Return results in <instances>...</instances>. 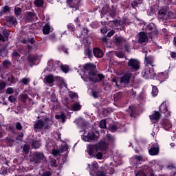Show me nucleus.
<instances>
[{"label": "nucleus", "instance_id": "obj_4", "mask_svg": "<svg viewBox=\"0 0 176 176\" xmlns=\"http://www.w3.org/2000/svg\"><path fill=\"white\" fill-rule=\"evenodd\" d=\"M88 168H89V174L91 176H105V170L104 167L98 168V164L94 162L91 164H87Z\"/></svg>", "mask_w": 176, "mask_h": 176}, {"label": "nucleus", "instance_id": "obj_24", "mask_svg": "<svg viewBox=\"0 0 176 176\" xmlns=\"http://www.w3.org/2000/svg\"><path fill=\"white\" fill-rule=\"evenodd\" d=\"M115 141V137L111 135V134H108L106 135V138L104 140L107 145H109V144H113V142Z\"/></svg>", "mask_w": 176, "mask_h": 176}, {"label": "nucleus", "instance_id": "obj_40", "mask_svg": "<svg viewBox=\"0 0 176 176\" xmlns=\"http://www.w3.org/2000/svg\"><path fill=\"white\" fill-rule=\"evenodd\" d=\"M23 152L27 155L30 152V146L28 144H25L23 148Z\"/></svg>", "mask_w": 176, "mask_h": 176}, {"label": "nucleus", "instance_id": "obj_39", "mask_svg": "<svg viewBox=\"0 0 176 176\" xmlns=\"http://www.w3.org/2000/svg\"><path fill=\"white\" fill-rule=\"evenodd\" d=\"M28 60L30 63H34V61L38 60V56L35 55H30L28 58Z\"/></svg>", "mask_w": 176, "mask_h": 176}, {"label": "nucleus", "instance_id": "obj_17", "mask_svg": "<svg viewBox=\"0 0 176 176\" xmlns=\"http://www.w3.org/2000/svg\"><path fill=\"white\" fill-rule=\"evenodd\" d=\"M151 123H157L160 120V113L155 111L153 114L150 116Z\"/></svg>", "mask_w": 176, "mask_h": 176}, {"label": "nucleus", "instance_id": "obj_61", "mask_svg": "<svg viewBox=\"0 0 176 176\" xmlns=\"http://www.w3.org/2000/svg\"><path fill=\"white\" fill-rule=\"evenodd\" d=\"M50 163H51V166H53L54 167H56V160H54V159H52L51 160H50Z\"/></svg>", "mask_w": 176, "mask_h": 176}, {"label": "nucleus", "instance_id": "obj_51", "mask_svg": "<svg viewBox=\"0 0 176 176\" xmlns=\"http://www.w3.org/2000/svg\"><path fill=\"white\" fill-rule=\"evenodd\" d=\"M116 56L119 58H123L124 57V54L122 52H116Z\"/></svg>", "mask_w": 176, "mask_h": 176}, {"label": "nucleus", "instance_id": "obj_33", "mask_svg": "<svg viewBox=\"0 0 176 176\" xmlns=\"http://www.w3.org/2000/svg\"><path fill=\"white\" fill-rule=\"evenodd\" d=\"M158 93H159V90H157V87L153 86V89L151 92L153 97H156Z\"/></svg>", "mask_w": 176, "mask_h": 176}, {"label": "nucleus", "instance_id": "obj_62", "mask_svg": "<svg viewBox=\"0 0 176 176\" xmlns=\"http://www.w3.org/2000/svg\"><path fill=\"white\" fill-rule=\"evenodd\" d=\"M96 157H97V159H102V153L98 152L96 154Z\"/></svg>", "mask_w": 176, "mask_h": 176}, {"label": "nucleus", "instance_id": "obj_59", "mask_svg": "<svg viewBox=\"0 0 176 176\" xmlns=\"http://www.w3.org/2000/svg\"><path fill=\"white\" fill-rule=\"evenodd\" d=\"M8 100L10 102H14V101H16V98L14 96H9Z\"/></svg>", "mask_w": 176, "mask_h": 176}, {"label": "nucleus", "instance_id": "obj_14", "mask_svg": "<svg viewBox=\"0 0 176 176\" xmlns=\"http://www.w3.org/2000/svg\"><path fill=\"white\" fill-rule=\"evenodd\" d=\"M96 145L97 151H107V149H108V143H107V142L100 141Z\"/></svg>", "mask_w": 176, "mask_h": 176}, {"label": "nucleus", "instance_id": "obj_47", "mask_svg": "<svg viewBox=\"0 0 176 176\" xmlns=\"http://www.w3.org/2000/svg\"><path fill=\"white\" fill-rule=\"evenodd\" d=\"M7 94H13L14 93V89L12 87H9L6 90Z\"/></svg>", "mask_w": 176, "mask_h": 176}, {"label": "nucleus", "instance_id": "obj_56", "mask_svg": "<svg viewBox=\"0 0 176 176\" xmlns=\"http://www.w3.org/2000/svg\"><path fill=\"white\" fill-rule=\"evenodd\" d=\"M0 54H1V56H3V54H5V56H6L8 54V50H6V49L0 50Z\"/></svg>", "mask_w": 176, "mask_h": 176}, {"label": "nucleus", "instance_id": "obj_35", "mask_svg": "<svg viewBox=\"0 0 176 176\" xmlns=\"http://www.w3.org/2000/svg\"><path fill=\"white\" fill-rule=\"evenodd\" d=\"M58 67H60V69H62L63 72H65V74H67V72H68L69 71V68L68 66L67 65H59Z\"/></svg>", "mask_w": 176, "mask_h": 176}, {"label": "nucleus", "instance_id": "obj_23", "mask_svg": "<svg viewBox=\"0 0 176 176\" xmlns=\"http://www.w3.org/2000/svg\"><path fill=\"white\" fill-rule=\"evenodd\" d=\"M94 54L95 57H97L98 58H101V57L104 56V52H102V50H101L100 48H95L94 50Z\"/></svg>", "mask_w": 176, "mask_h": 176}, {"label": "nucleus", "instance_id": "obj_64", "mask_svg": "<svg viewBox=\"0 0 176 176\" xmlns=\"http://www.w3.org/2000/svg\"><path fill=\"white\" fill-rule=\"evenodd\" d=\"M52 173L50 172H45L41 176H50Z\"/></svg>", "mask_w": 176, "mask_h": 176}, {"label": "nucleus", "instance_id": "obj_42", "mask_svg": "<svg viewBox=\"0 0 176 176\" xmlns=\"http://www.w3.org/2000/svg\"><path fill=\"white\" fill-rule=\"evenodd\" d=\"M8 82H10V85H13L14 82H16V78L13 77L12 76H10L8 79Z\"/></svg>", "mask_w": 176, "mask_h": 176}, {"label": "nucleus", "instance_id": "obj_34", "mask_svg": "<svg viewBox=\"0 0 176 176\" xmlns=\"http://www.w3.org/2000/svg\"><path fill=\"white\" fill-rule=\"evenodd\" d=\"M56 119H61L63 123H65V114L61 113L60 115H56Z\"/></svg>", "mask_w": 176, "mask_h": 176}, {"label": "nucleus", "instance_id": "obj_11", "mask_svg": "<svg viewBox=\"0 0 176 176\" xmlns=\"http://www.w3.org/2000/svg\"><path fill=\"white\" fill-rule=\"evenodd\" d=\"M167 107H168V103L164 102L160 107V111L162 113H164L165 116H170V112L168 111Z\"/></svg>", "mask_w": 176, "mask_h": 176}, {"label": "nucleus", "instance_id": "obj_15", "mask_svg": "<svg viewBox=\"0 0 176 176\" xmlns=\"http://www.w3.org/2000/svg\"><path fill=\"white\" fill-rule=\"evenodd\" d=\"M80 3V0H67V5H69L70 8H75V10H78Z\"/></svg>", "mask_w": 176, "mask_h": 176}, {"label": "nucleus", "instance_id": "obj_8", "mask_svg": "<svg viewBox=\"0 0 176 176\" xmlns=\"http://www.w3.org/2000/svg\"><path fill=\"white\" fill-rule=\"evenodd\" d=\"M45 156L43 153H35V154L33 155V157L32 159V163H34V164H38V163H41L42 160H43Z\"/></svg>", "mask_w": 176, "mask_h": 176}, {"label": "nucleus", "instance_id": "obj_13", "mask_svg": "<svg viewBox=\"0 0 176 176\" xmlns=\"http://www.w3.org/2000/svg\"><path fill=\"white\" fill-rule=\"evenodd\" d=\"M133 74H131L130 72L126 73L124 76L121 78L120 83L122 85H128V83L130 82V79L132 78Z\"/></svg>", "mask_w": 176, "mask_h": 176}, {"label": "nucleus", "instance_id": "obj_36", "mask_svg": "<svg viewBox=\"0 0 176 176\" xmlns=\"http://www.w3.org/2000/svg\"><path fill=\"white\" fill-rule=\"evenodd\" d=\"M99 126L100 129H106L107 128V121L105 120H101Z\"/></svg>", "mask_w": 176, "mask_h": 176}, {"label": "nucleus", "instance_id": "obj_54", "mask_svg": "<svg viewBox=\"0 0 176 176\" xmlns=\"http://www.w3.org/2000/svg\"><path fill=\"white\" fill-rule=\"evenodd\" d=\"M168 19H175V14H174L173 12H168Z\"/></svg>", "mask_w": 176, "mask_h": 176}, {"label": "nucleus", "instance_id": "obj_48", "mask_svg": "<svg viewBox=\"0 0 176 176\" xmlns=\"http://www.w3.org/2000/svg\"><path fill=\"white\" fill-rule=\"evenodd\" d=\"M153 23H149L148 25H147L146 30H147L148 31H152L153 30Z\"/></svg>", "mask_w": 176, "mask_h": 176}, {"label": "nucleus", "instance_id": "obj_32", "mask_svg": "<svg viewBox=\"0 0 176 176\" xmlns=\"http://www.w3.org/2000/svg\"><path fill=\"white\" fill-rule=\"evenodd\" d=\"M43 0H35L34 2L35 6H37V8H41L43 6Z\"/></svg>", "mask_w": 176, "mask_h": 176}, {"label": "nucleus", "instance_id": "obj_38", "mask_svg": "<svg viewBox=\"0 0 176 176\" xmlns=\"http://www.w3.org/2000/svg\"><path fill=\"white\" fill-rule=\"evenodd\" d=\"M118 126L113 124V125H110L109 126V130L110 131H111L112 133H115V131H118Z\"/></svg>", "mask_w": 176, "mask_h": 176}, {"label": "nucleus", "instance_id": "obj_1", "mask_svg": "<svg viewBox=\"0 0 176 176\" xmlns=\"http://www.w3.org/2000/svg\"><path fill=\"white\" fill-rule=\"evenodd\" d=\"M96 67L93 64H86L84 65V69H81L78 72H80V75L83 79L84 82H87L89 79L91 82L94 83H97L99 80H102L104 76L102 74H98L96 72Z\"/></svg>", "mask_w": 176, "mask_h": 176}, {"label": "nucleus", "instance_id": "obj_50", "mask_svg": "<svg viewBox=\"0 0 176 176\" xmlns=\"http://www.w3.org/2000/svg\"><path fill=\"white\" fill-rule=\"evenodd\" d=\"M27 98H28V95H27V94H22L21 95V101L22 102H25Z\"/></svg>", "mask_w": 176, "mask_h": 176}, {"label": "nucleus", "instance_id": "obj_31", "mask_svg": "<svg viewBox=\"0 0 176 176\" xmlns=\"http://www.w3.org/2000/svg\"><path fill=\"white\" fill-rule=\"evenodd\" d=\"M34 17H35V14L33 12H28L26 15V20L28 21H31V20L34 19Z\"/></svg>", "mask_w": 176, "mask_h": 176}, {"label": "nucleus", "instance_id": "obj_7", "mask_svg": "<svg viewBox=\"0 0 176 176\" xmlns=\"http://www.w3.org/2000/svg\"><path fill=\"white\" fill-rule=\"evenodd\" d=\"M128 67H131L132 69L135 71L140 69V61L137 59H130L128 62Z\"/></svg>", "mask_w": 176, "mask_h": 176}, {"label": "nucleus", "instance_id": "obj_28", "mask_svg": "<svg viewBox=\"0 0 176 176\" xmlns=\"http://www.w3.org/2000/svg\"><path fill=\"white\" fill-rule=\"evenodd\" d=\"M41 141L38 140V141H35V140H33L32 142V148H34L35 149H38V148H39V146H41Z\"/></svg>", "mask_w": 176, "mask_h": 176}, {"label": "nucleus", "instance_id": "obj_58", "mask_svg": "<svg viewBox=\"0 0 176 176\" xmlns=\"http://www.w3.org/2000/svg\"><path fill=\"white\" fill-rule=\"evenodd\" d=\"M16 129L17 130H21L23 129V126H21V124L20 122L16 123Z\"/></svg>", "mask_w": 176, "mask_h": 176}, {"label": "nucleus", "instance_id": "obj_30", "mask_svg": "<svg viewBox=\"0 0 176 176\" xmlns=\"http://www.w3.org/2000/svg\"><path fill=\"white\" fill-rule=\"evenodd\" d=\"M80 108H82V107L79 103H75L71 107L72 111H79Z\"/></svg>", "mask_w": 176, "mask_h": 176}, {"label": "nucleus", "instance_id": "obj_44", "mask_svg": "<svg viewBox=\"0 0 176 176\" xmlns=\"http://www.w3.org/2000/svg\"><path fill=\"white\" fill-rule=\"evenodd\" d=\"M105 171L107 174H113L115 173V169H113L112 167H110L109 169H105Z\"/></svg>", "mask_w": 176, "mask_h": 176}, {"label": "nucleus", "instance_id": "obj_2", "mask_svg": "<svg viewBox=\"0 0 176 176\" xmlns=\"http://www.w3.org/2000/svg\"><path fill=\"white\" fill-rule=\"evenodd\" d=\"M145 63L146 65L142 72V76L144 79H153L156 76V73H155V70L152 68L154 66L153 60L149 57L147 58L146 54H145Z\"/></svg>", "mask_w": 176, "mask_h": 176}, {"label": "nucleus", "instance_id": "obj_6", "mask_svg": "<svg viewBox=\"0 0 176 176\" xmlns=\"http://www.w3.org/2000/svg\"><path fill=\"white\" fill-rule=\"evenodd\" d=\"M81 43L85 46V56H87L88 58H91L93 57V52L90 49V42H89V40L87 39V38H83L81 41Z\"/></svg>", "mask_w": 176, "mask_h": 176}, {"label": "nucleus", "instance_id": "obj_37", "mask_svg": "<svg viewBox=\"0 0 176 176\" xmlns=\"http://www.w3.org/2000/svg\"><path fill=\"white\" fill-rule=\"evenodd\" d=\"M10 65H12V63L9 60H4L3 62V67H4V68H9Z\"/></svg>", "mask_w": 176, "mask_h": 176}, {"label": "nucleus", "instance_id": "obj_26", "mask_svg": "<svg viewBox=\"0 0 176 176\" xmlns=\"http://www.w3.org/2000/svg\"><path fill=\"white\" fill-rule=\"evenodd\" d=\"M52 28L50 27V25L49 23H47L43 28V32L45 35H47L50 34V32L52 31Z\"/></svg>", "mask_w": 176, "mask_h": 176}, {"label": "nucleus", "instance_id": "obj_19", "mask_svg": "<svg viewBox=\"0 0 176 176\" xmlns=\"http://www.w3.org/2000/svg\"><path fill=\"white\" fill-rule=\"evenodd\" d=\"M60 63V61H53V60H50L47 63L48 65H47V69L49 71H56V69L54 68V67H56V64H57V65H58V63Z\"/></svg>", "mask_w": 176, "mask_h": 176}, {"label": "nucleus", "instance_id": "obj_18", "mask_svg": "<svg viewBox=\"0 0 176 176\" xmlns=\"http://www.w3.org/2000/svg\"><path fill=\"white\" fill-rule=\"evenodd\" d=\"M142 155H134L130 160L132 164H140V162H142Z\"/></svg>", "mask_w": 176, "mask_h": 176}, {"label": "nucleus", "instance_id": "obj_16", "mask_svg": "<svg viewBox=\"0 0 176 176\" xmlns=\"http://www.w3.org/2000/svg\"><path fill=\"white\" fill-rule=\"evenodd\" d=\"M126 39L123 37L119 36H114V43H116L117 46H122V45H124Z\"/></svg>", "mask_w": 176, "mask_h": 176}, {"label": "nucleus", "instance_id": "obj_53", "mask_svg": "<svg viewBox=\"0 0 176 176\" xmlns=\"http://www.w3.org/2000/svg\"><path fill=\"white\" fill-rule=\"evenodd\" d=\"M70 98H77L78 95L74 92H70L69 94Z\"/></svg>", "mask_w": 176, "mask_h": 176}, {"label": "nucleus", "instance_id": "obj_57", "mask_svg": "<svg viewBox=\"0 0 176 176\" xmlns=\"http://www.w3.org/2000/svg\"><path fill=\"white\" fill-rule=\"evenodd\" d=\"M6 87V84L4 82H0V90H3Z\"/></svg>", "mask_w": 176, "mask_h": 176}, {"label": "nucleus", "instance_id": "obj_43", "mask_svg": "<svg viewBox=\"0 0 176 176\" xmlns=\"http://www.w3.org/2000/svg\"><path fill=\"white\" fill-rule=\"evenodd\" d=\"M82 31L83 32L81 33V36H78L80 38H83V36H85V35H87V32H89V30H87V29L86 28H83Z\"/></svg>", "mask_w": 176, "mask_h": 176}, {"label": "nucleus", "instance_id": "obj_27", "mask_svg": "<svg viewBox=\"0 0 176 176\" xmlns=\"http://www.w3.org/2000/svg\"><path fill=\"white\" fill-rule=\"evenodd\" d=\"M45 80L47 83H49L50 86H53V82H54V76L52 75L45 76Z\"/></svg>", "mask_w": 176, "mask_h": 176}, {"label": "nucleus", "instance_id": "obj_5", "mask_svg": "<svg viewBox=\"0 0 176 176\" xmlns=\"http://www.w3.org/2000/svg\"><path fill=\"white\" fill-rule=\"evenodd\" d=\"M53 124V121L47 118L44 122L42 120H38L34 122V129L35 131H41L42 129H49V126Z\"/></svg>", "mask_w": 176, "mask_h": 176}, {"label": "nucleus", "instance_id": "obj_41", "mask_svg": "<svg viewBox=\"0 0 176 176\" xmlns=\"http://www.w3.org/2000/svg\"><path fill=\"white\" fill-rule=\"evenodd\" d=\"M112 23L116 27H119V25H123V21H112Z\"/></svg>", "mask_w": 176, "mask_h": 176}, {"label": "nucleus", "instance_id": "obj_21", "mask_svg": "<svg viewBox=\"0 0 176 176\" xmlns=\"http://www.w3.org/2000/svg\"><path fill=\"white\" fill-rule=\"evenodd\" d=\"M7 25H16L17 24V20L14 16H9L6 19Z\"/></svg>", "mask_w": 176, "mask_h": 176}, {"label": "nucleus", "instance_id": "obj_9", "mask_svg": "<svg viewBox=\"0 0 176 176\" xmlns=\"http://www.w3.org/2000/svg\"><path fill=\"white\" fill-rule=\"evenodd\" d=\"M161 124L163 129H164V130H166V131H168L170 129H173V122L168 119L163 120L161 122Z\"/></svg>", "mask_w": 176, "mask_h": 176}, {"label": "nucleus", "instance_id": "obj_63", "mask_svg": "<svg viewBox=\"0 0 176 176\" xmlns=\"http://www.w3.org/2000/svg\"><path fill=\"white\" fill-rule=\"evenodd\" d=\"M67 28L69 30V31H74V25L72 24L67 25Z\"/></svg>", "mask_w": 176, "mask_h": 176}, {"label": "nucleus", "instance_id": "obj_55", "mask_svg": "<svg viewBox=\"0 0 176 176\" xmlns=\"http://www.w3.org/2000/svg\"><path fill=\"white\" fill-rule=\"evenodd\" d=\"M12 56L13 57H14L15 58H20V54H19L17 52L14 51L12 53Z\"/></svg>", "mask_w": 176, "mask_h": 176}, {"label": "nucleus", "instance_id": "obj_49", "mask_svg": "<svg viewBox=\"0 0 176 176\" xmlns=\"http://www.w3.org/2000/svg\"><path fill=\"white\" fill-rule=\"evenodd\" d=\"M131 5L133 8H138V6H140V5H141V3H138V1H135L132 2Z\"/></svg>", "mask_w": 176, "mask_h": 176}, {"label": "nucleus", "instance_id": "obj_25", "mask_svg": "<svg viewBox=\"0 0 176 176\" xmlns=\"http://www.w3.org/2000/svg\"><path fill=\"white\" fill-rule=\"evenodd\" d=\"M8 38H9V31L3 30V35L0 34V41L5 42V41H8Z\"/></svg>", "mask_w": 176, "mask_h": 176}, {"label": "nucleus", "instance_id": "obj_29", "mask_svg": "<svg viewBox=\"0 0 176 176\" xmlns=\"http://www.w3.org/2000/svg\"><path fill=\"white\" fill-rule=\"evenodd\" d=\"M122 97H123V95L121 92L115 94L113 96L114 101H119V100L122 99Z\"/></svg>", "mask_w": 176, "mask_h": 176}, {"label": "nucleus", "instance_id": "obj_12", "mask_svg": "<svg viewBox=\"0 0 176 176\" xmlns=\"http://www.w3.org/2000/svg\"><path fill=\"white\" fill-rule=\"evenodd\" d=\"M82 140L85 142H91V141H94L96 140V134L94 133L91 132L87 134V135H82Z\"/></svg>", "mask_w": 176, "mask_h": 176}, {"label": "nucleus", "instance_id": "obj_45", "mask_svg": "<svg viewBox=\"0 0 176 176\" xmlns=\"http://www.w3.org/2000/svg\"><path fill=\"white\" fill-rule=\"evenodd\" d=\"M30 78H24L21 80L22 83H23V85H28L30 83Z\"/></svg>", "mask_w": 176, "mask_h": 176}, {"label": "nucleus", "instance_id": "obj_3", "mask_svg": "<svg viewBox=\"0 0 176 176\" xmlns=\"http://www.w3.org/2000/svg\"><path fill=\"white\" fill-rule=\"evenodd\" d=\"M46 149L48 152H52V155H54V156H58V155L63 152H67V153L69 152V146H68L67 143H63L60 145L59 150H56L53 148V144H52V142H49L47 143Z\"/></svg>", "mask_w": 176, "mask_h": 176}, {"label": "nucleus", "instance_id": "obj_20", "mask_svg": "<svg viewBox=\"0 0 176 176\" xmlns=\"http://www.w3.org/2000/svg\"><path fill=\"white\" fill-rule=\"evenodd\" d=\"M138 41L140 43H145L148 41V36L144 32H141L139 34Z\"/></svg>", "mask_w": 176, "mask_h": 176}, {"label": "nucleus", "instance_id": "obj_22", "mask_svg": "<svg viewBox=\"0 0 176 176\" xmlns=\"http://www.w3.org/2000/svg\"><path fill=\"white\" fill-rule=\"evenodd\" d=\"M149 155L151 156H155L159 153V146H153L148 150Z\"/></svg>", "mask_w": 176, "mask_h": 176}, {"label": "nucleus", "instance_id": "obj_60", "mask_svg": "<svg viewBox=\"0 0 176 176\" xmlns=\"http://www.w3.org/2000/svg\"><path fill=\"white\" fill-rule=\"evenodd\" d=\"M60 87L61 89H63V87H65V89H67V83L65 82H62L60 84Z\"/></svg>", "mask_w": 176, "mask_h": 176}, {"label": "nucleus", "instance_id": "obj_52", "mask_svg": "<svg viewBox=\"0 0 176 176\" xmlns=\"http://www.w3.org/2000/svg\"><path fill=\"white\" fill-rule=\"evenodd\" d=\"M20 13H21V9L20 8H15L16 16H19Z\"/></svg>", "mask_w": 176, "mask_h": 176}, {"label": "nucleus", "instance_id": "obj_10", "mask_svg": "<svg viewBox=\"0 0 176 176\" xmlns=\"http://www.w3.org/2000/svg\"><path fill=\"white\" fill-rule=\"evenodd\" d=\"M87 151L91 157H94V156H96V152H98V150H97L96 145H88Z\"/></svg>", "mask_w": 176, "mask_h": 176}, {"label": "nucleus", "instance_id": "obj_46", "mask_svg": "<svg viewBox=\"0 0 176 176\" xmlns=\"http://www.w3.org/2000/svg\"><path fill=\"white\" fill-rule=\"evenodd\" d=\"M160 16H166V14H167V11L166 10H161L158 12Z\"/></svg>", "mask_w": 176, "mask_h": 176}]
</instances>
